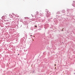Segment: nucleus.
<instances>
[{"mask_svg": "<svg viewBox=\"0 0 75 75\" xmlns=\"http://www.w3.org/2000/svg\"><path fill=\"white\" fill-rule=\"evenodd\" d=\"M24 18L25 19H25L28 20V18L27 17H26L25 18Z\"/></svg>", "mask_w": 75, "mask_h": 75, "instance_id": "1", "label": "nucleus"}, {"mask_svg": "<svg viewBox=\"0 0 75 75\" xmlns=\"http://www.w3.org/2000/svg\"><path fill=\"white\" fill-rule=\"evenodd\" d=\"M35 27H37V25H35Z\"/></svg>", "mask_w": 75, "mask_h": 75, "instance_id": "2", "label": "nucleus"}, {"mask_svg": "<svg viewBox=\"0 0 75 75\" xmlns=\"http://www.w3.org/2000/svg\"><path fill=\"white\" fill-rule=\"evenodd\" d=\"M56 64H54V66H56Z\"/></svg>", "mask_w": 75, "mask_h": 75, "instance_id": "3", "label": "nucleus"}, {"mask_svg": "<svg viewBox=\"0 0 75 75\" xmlns=\"http://www.w3.org/2000/svg\"><path fill=\"white\" fill-rule=\"evenodd\" d=\"M28 43H30V42H29Z\"/></svg>", "mask_w": 75, "mask_h": 75, "instance_id": "4", "label": "nucleus"}, {"mask_svg": "<svg viewBox=\"0 0 75 75\" xmlns=\"http://www.w3.org/2000/svg\"><path fill=\"white\" fill-rule=\"evenodd\" d=\"M4 16H2V18H3Z\"/></svg>", "mask_w": 75, "mask_h": 75, "instance_id": "5", "label": "nucleus"}, {"mask_svg": "<svg viewBox=\"0 0 75 75\" xmlns=\"http://www.w3.org/2000/svg\"><path fill=\"white\" fill-rule=\"evenodd\" d=\"M31 36H32V35H30V37H31Z\"/></svg>", "mask_w": 75, "mask_h": 75, "instance_id": "6", "label": "nucleus"}, {"mask_svg": "<svg viewBox=\"0 0 75 75\" xmlns=\"http://www.w3.org/2000/svg\"><path fill=\"white\" fill-rule=\"evenodd\" d=\"M35 37V36H33V37Z\"/></svg>", "mask_w": 75, "mask_h": 75, "instance_id": "7", "label": "nucleus"}, {"mask_svg": "<svg viewBox=\"0 0 75 75\" xmlns=\"http://www.w3.org/2000/svg\"><path fill=\"white\" fill-rule=\"evenodd\" d=\"M18 55H19V54H18Z\"/></svg>", "mask_w": 75, "mask_h": 75, "instance_id": "8", "label": "nucleus"}, {"mask_svg": "<svg viewBox=\"0 0 75 75\" xmlns=\"http://www.w3.org/2000/svg\"><path fill=\"white\" fill-rule=\"evenodd\" d=\"M62 31H63V29L62 30Z\"/></svg>", "mask_w": 75, "mask_h": 75, "instance_id": "9", "label": "nucleus"}, {"mask_svg": "<svg viewBox=\"0 0 75 75\" xmlns=\"http://www.w3.org/2000/svg\"><path fill=\"white\" fill-rule=\"evenodd\" d=\"M33 41H34V40H33Z\"/></svg>", "mask_w": 75, "mask_h": 75, "instance_id": "10", "label": "nucleus"}, {"mask_svg": "<svg viewBox=\"0 0 75 75\" xmlns=\"http://www.w3.org/2000/svg\"><path fill=\"white\" fill-rule=\"evenodd\" d=\"M63 29H64V28H63Z\"/></svg>", "mask_w": 75, "mask_h": 75, "instance_id": "11", "label": "nucleus"}]
</instances>
